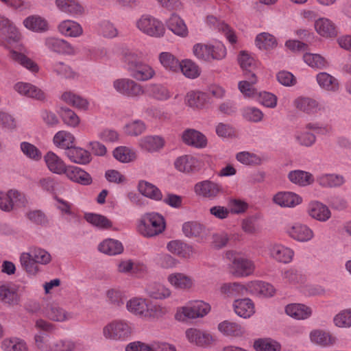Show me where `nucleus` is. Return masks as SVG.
Returning a JSON list of instances; mask_svg holds the SVG:
<instances>
[{"instance_id": "nucleus-1", "label": "nucleus", "mask_w": 351, "mask_h": 351, "mask_svg": "<svg viewBox=\"0 0 351 351\" xmlns=\"http://www.w3.org/2000/svg\"><path fill=\"white\" fill-rule=\"evenodd\" d=\"M21 34L10 20L0 15V44L11 48L10 57L32 72L38 71V65L22 53L24 48L19 43Z\"/></svg>"}, {"instance_id": "nucleus-2", "label": "nucleus", "mask_w": 351, "mask_h": 351, "mask_svg": "<svg viewBox=\"0 0 351 351\" xmlns=\"http://www.w3.org/2000/svg\"><path fill=\"white\" fill-rule=\"evenodd\" d=\"M126 308L131 313L145 319L157 318L167 313L165 307L154 304L145 298L138 297L129 300Z\"/></svg>"}, {"instance_id": "nucleus-3", "label": "nucleus", "mask_w": 351, "mask_h": 351, "mask_svg": "<svg viewBox=\"0 0 351 351\" xmlns=\"http://www.w3.org/2000/svg\"><path fill=\"white\" fill-rule=\"evenodd\" d=\"M166 222L162 215L157 213L143 215L137 225V231L145 237H152L162 233Z\"/></svg>"}, {"instance_id": "nucleus-4", "label": "nucleus", "mask_w": 351, "mask_h": 351, "mask_svg": "<svg viewBox=\"0 0 351 351\" xmlns=\"http://www.w3.org/2000/svg\"><path fill=\"white\" fill-rule=\"evenodd\" d=\"M51 260L49 253L41 248H34L30 253H23L20 261L23 269L29 274H36L39 270L37 263L46 265Z\"/></svg>"}, {"instance_id": "nucleus-5", "label": "nucleus", "mask_w": 351, "mask_h": 351, "mask_svg": "<svg viewBox=\"0 0 351 351\" xmlns=\"http://www.w3.org/2000/svg\"><path fill=\"white\" fill-rule=\"evenodd\" d=\"M128 63V70L132 77L139 81H145L152 78L155 74L154 69L148 64L137 61L136 56L130 54L125 57Z\"/></svg>"}, {"instance_id": "nucleus-6", "label": "nucleus", "mask_w": 351, "mask_h": 351, "mask_svg": "<svg viewBox=\"0 0 351 351\" xmlns=\"http://www.w3.org/2000/svg\"><path fill=\"white\" fill-rule=\"evenodd\" d=\"M132 332L130 325L121 320L112 321L103 328V335L108 339L123 340L129 337Z\"/></svg>"}, {"instance_id": "nucleus-7", "label": "nucleus", "mask_w": 351, "mask_h": 351, "mask_svg": "<svg viewBox=\"0 0 351 351\" xmlns=\"http://www.w3.org/2000/svg\"><path fill=\"white\" fill-rule=\"evenodd\" d=\"M226 257L229 259L232 258L230 272L234 276L237 277H246L254 273L255 266L252 261L240 256L232 252H227Z\"/></svg>"}, {"instance_id": "nucleus-8", "label": "nucleus", "mask_w": 351, "mask_h": 351, "mask_svg": "<svg viewBox=\"0 0 351 351\" xmlns=\"http://www.w3.org/2000/svg\"><path fill=\"white\" fill-rule=\"evenodd\" d=\"M27 203L25 196L16 190H10L7 193L0 191V209L10 211L14 208L25 206Z\"/></svg>"}, {"instance_id": "nucleus-9", "label": "nucleus", "mask_w": 351, "mask_h": 351, "mask_svg": "<svg viewBox=\"0 0 351 351\" xmlns=\"http://www.w3.org/2000/svg\"><path fill=\"white\" fill-rule=\"evenodd\" d=\"M136 27L140 31L151 36L160 37L165 33L162 23L149 15L142 16L136 21Z\"/></svg>"}, {"instance_id": "nucleus-10", "label": "nucleus", "mask_w": 351, "mask_h": 351, "mask_svg": "<svg viewBox=\"0 0 351 351\" xmlns=\"http://www.w3.org/2000/svg\"><path fill=\"white\" fill-rule=\"evenodd\" d=\"M113 86L117 92L128 97H138L145 93L142 86L129 79L117 80Z\"/></svg>"}, {"instance_id": "nucleus-11", "label": "nucleus", "mask_w": 351, "mask_h": 351, "mask_svg": "<svg viewBox=\"0 0 351 351\" xmlns=\"http://www.w3.org/2000/svg\"><path fill=\"white\" fill-rule=\"evenodd\" d=\"M211 102V99L209 95L199 90H189L184 97V103L186 105L195 109L204 108Z\"/></svg>"}, {"instance_id": "nucleus-12", "label": "nucleus", "mask_w": 351, "mask_h": 351, "mask_svg": "<svg viewBox=\"0 0 351 351\" xmlns=\"http://www.w3.org/2000/svg\"><path fill=\"white\" fill-rule=\"evenodd\" d=\"M273 201L281 207L293 208L302 204V197L291 191H282L276 193Z\"/></svg>"}, {"instance_id": "nucleus-13", "label": "nucleus", "mask_w": 351, "mask_h": 351, "mask_svg": "<svg viewBox=\"0 0 351 351\" xmlns=\"http://www.w3.org/2000/svg\"><path fill=\"white\" fill-rule=\"evenodd\" d=\"M267 253L271 258L284 263L291 262L294 256V252L291 249L280 244H274L269 246Z\"/></svg>"}, {"instance_id": "nucleus-14", "label": "nucleus", "mask_w": 351, "mask_h": 351, "mask_svg": "<svg viewBox=\"0 0 351 351\" xmlns=\"http://www.w3.org/2000/svg\"><path fill=\"white\" fill-rule=\"evenodd\" d=\"M286 232L293 239L302 242L308 241L313 237L312 230L301 223L288 226Z\"/></svg>"}, {"instance_id": "nucleus-15", "label": "nucleus", "mask_w": 351, "mask_h": 351, "mask_svg": "<svg viewBox=\"0 0 351 351\" xmlns=\"http://www.w3.org/2000/svg\"><path fill=\"white\" fill-rule=\"evenodd\" d=\"M44 160L48 169L56 174H65L69 165L57 154L48 152L44 156Z\"/></svg>"}, {"instance_id": "nucleus-16", "label": "nucleus", "mask_w": 351, "mask_h": 351, "mask_svg": "<svg viewBox=\"0 0 351 351\" xmlns=\"http://www.w3.org/2000/svg\"><path fill=\"white\" fill-rule=\"evenodd\" d=\"M314 27L316 32L324 38H333L337 35V29L334 23L327 18H319L315 21Z\"/></svg>"}, {"instance_id": "nucleus-17", "label": "nucleus", "mask_w": 351, "mask_h": 351, "mask_svg": "<svg viewBox=\"0 0 351 351\" xmlns=\"http://www.w3.org/2000/svg\"><path fill=\"white\" fill-rule=\"evenodd\" d=\"M194 191L199 196L214 197L221 192V188L216 183L205 180L197 183L194 186Z\"/></svg>"}, {"instance_id": "nucleus-18", "label": "nucleus", "mask_w": 351, "mask_h": 351, "mask_svg": "<svg viewBox=\"0 0 351 351\" xmlns=\"http://www.w3.org/2000/svg\"><path fill=\"white\" fill-rule=\"evenodd\" d=\"M233 309L238 316L244 319L250 318L255 313L254 304L249 298L234 300Z\"/></svg>"}, {"instance_id": "nucleus-19", "label": "nucleus", "mask_w": 351, "mask_h": 351, "mask_svg": "<svg viewBox=\"0 0 351 351\" xmlns=\"http://www.w3.org/2000/svg\"><path fill=\"white\" fill-rule=\"evenodd\" d=\"M167 281L175 289L181 290L189 289L193 285L191 277L183 273L170 274L167 276Z\"/></svg>"}, {"instance_id": "nucleus-20", "label": "nucleus", "mask_w": 351, "mask_h": 351, "mask_svg": "<svg viewBox=\"0 0 351 351\" xmlns=\"http://www.w3.org/2000/svg\"><path fill=\"white\" fill-rule=\"evenodd\" d=\"M65 175L70 180L83 185H88L92 182L90 174L78 167L69 165Z\"/></svg>"}, {"instance_id": "nucleus-21", "label": "nucleus", "mask_w": 351, "mask_h": 351, "mask_svg": "<svg viewBox=\"0 0 351 351\" xmlns=\"http://www.w3.org/2000/svg\"><path fill=\"white\" fill-rule=\"evenodd\" d=\"M60 99L63 102L80 110L85 111L88 110L89 102L87 99L71 91L64 92L62 94Z\"/></svg>"}, {"instance_id": "nucleus-22", "label": "nucleus", "mask_w": 351, "mask_h": 351, "mask_svg": "<svg viewBox=\"0 0 351 351\" xmlns=\"http://www.w3.org/2000/svg\"><path fill=\"white\" fill-rule=\"evenodd\" d=\"M14 89L19 94L28 97L38 100L45 98V93L42 90L29 83L18 82L15 84Z\"/></svg>"}, {"instance_id": "nucleus-23", "label": "nucleus", "mask_w": 351, "mask_h": 351, "mask_svg": "<svg viewBox=\"0 0 351 351\" xmlns=\"http://www.w3.org/2000/svg\"><path fill=\"white\" fill-rule=\"evenodd\" d=\"M182 140L186 144L199 148L204 147L207 144L206 136L201 132L192 129L184 132Z\"/></svg>"}, {"instance_id": "nucleus-24", "label": "nucleus", "mask_w": 351, "mask_h": 351, "mask_svg": "<svg viewBox=\"0 0 351 351\" xmlns=\"http://www.w3.org/2000/svg\"><path fill=\"white\" fill-rule=\"evenodd\" d=\"M174 165L178 171L189 173L196 170L199 166V161L192 156L185 155L177 158Z\"/></svg>"}, {"instance_id": "nucleus-25", "label": "nucleus", "mask_w": 351, "mask_h": 351, "mask_svg": "<svg viewBox=\"0 0 351 351\" xmlns=\"http://www.w3.org/2000/svg\"><path fill=\"white\" fill-rule=\"evenodd\" d=\"M286 313L296 319H305L308 318L312 311L310 307L302 304H291L285 308Z\"/></svg>"}, {"instance_id": "nucleus-26", "label": "nucleus", "mask_w": 351, "mask_h": 351, "mask_svg": "<svg viewBox=\"0 0 351 351\" xmlns=\"http://www.w3.org/2000/svg\"><path fill=\"white\" fill-rule=\"evenodd\" d=\"M238 62L243 71L245 75L252 74L251 73L258 66V62L250 53L246 51H241L238 56Z\"/></svg>"}, {"instance_id": "nucleus-27", "label": "nucleus", "mask_w": 351, "mask_h": 351, "mask_svg": "<svg viewBox=\"0 0 351 351\" xmlns=\"http://www.w3.org/2000/svg\"><path fill=\"white\" fill-rule=\"evenodd\" d=\"M218 330L225 336L241 337L244 334L243 328L239 324L225 320L218 324Z\"/></svg>"}, {"instance_id": "nucleus-28", "label": "nucleus", "mask_w": 351, "mask_h": 351, "mask_svg": "<svg viewBox=\"0 0 351 351\" xmlns=\"http://www.w3.org/2000/svg\"><path fill=\"white\" fill-rule=\"evenodd\" d=\"M206 21L208 24L213 26L219 32H221L230 43L233 44L237 42V36L234 31L228 25L223 22L219 21L217 18L212 16H208Z\"/></svg>"}, {"instance_id": "nucleus-29", "label": "nucleus", "mask_w": 351, "mask_h": 351, "mask_svg": "<svg viewBox=\"0 0 351 351\" xmlns=\"http://www.w3.org/2000/svg\"><path fill=\"white\" fill-rule=\"evenodd\" d=\"M84 217L89 224L99 229L108 230L112 227V222L102 215L86 213Z\"/></svg>"}, {"instance_id": "nucleus-30", "label": "nucleus", "mask_w": 351, "mask_h": 351, "mask_svg": "<svg viewBox=\"0 0 351 351\" xmlns=\"http://www.w3.org/2000/svg\"><path fill=\"white\" fill-rule=\"evenodd\" d=\"M220 292L227 296L232 295H243L250 294V282L246 285H243L238 282L225 283L221 285Z\"/></svg>"}, {"instance_id": "nucleus-31", "label": "nucleus", "mask_w": 351, "mask_h": 351, "mask_svg": "<svg viewBox=\"0 0 351 351\" xmlns=\"http://www.w3.org/2000/svg\"><path fill=\"white\" fill-rule=\"evenodd\" d=\"M53 141L56 147L70 150L74 147L75 138L71 133L62 130L55 134Z\"/></svg>"}, {"instance_id": "nucleus-32", "label": "nucleus", "mask_w": 351, "mask_h": 351, "mask_svg": "<svg viewBox=\"0 0 351 351\" xmlns=\"http://www.w3.org/2000/svg\"><path fill=\"white\" fill-rule=\"evenodd\" d=\"M98 250L104 254L113 256L122 253L123 246L118 240L106 239L99 243Z\"/></svg>"}, {"instance_id": "nucleus-33", "label": "nucleus", "mask_w": 351, "mask_h": 351, "mask_svg": "<svg viewBox=\"0 0 351 351\" xmlns=\"http://www.w3.org/2000/svg\"><path fill=\"white\" fill-rule=\"evenodd\" d=\"M250 288L252 295L271 297L275 293V289L271 285L262 281L250 282Z\"/></svg>"}, {"instance_id": "nucleus-34", "label": "nucleus", "mask_w": 351, "mask_h": 351, "mask_svg": "<svg viewBox=\"0 0 351 351\" xmlns=\"http://www.w3.org/2000/svg\"><path fill=\"white\" fill-rule=\"evenodd\" d=\"M308 213L313 218L319 221H326L330 217V211L322 203L311 202L308 208Z\"/></svg>"}, {"instance_id": "nucleus-35", "label": "nucleus", "mask_w": 351, "mask_h": 351, "mask_svg": "<svg viewBox=\"0 0 351 351\" xmlns=\"http://www.w3.org/2000/svg\"><path fill=\"white\" fill-rule=\"evenodd\" d=\"M169 29L175 34L186 37L188 34V28L184 21L178 15L173 14L167 21Z\"/></svg>"}, {"instance_id": "nucleus-36", "label": "nucleus", "mask_w": 351, "mask_h": 351, "mask_svg": "<svg viewBox=\"0 0 351 351\" xmlns=\"http://www.w3.org/2000/svg\"><path fill=\"white\" fill-rule=\"evenodd\" d=\"M58 29L62 35L71 37L80 36L83 32L81 25L71 20L62 21L59 25Z\"/></svg>"}, {"instance_id": "nucleus-37", "label": "nucleus", "mask_w": 351, "mask_h": 351, "mask_svg": "<svg viewBox=\"0 0 351 351\" xmlns=\"http://www.w3.org/2000/svg\"><path fill=\"white\" fill-rule=\"evenodd\" d=\"M46 46L51 51L59 53H73V47L66 41L55 38H49L45 41Z\"/></svg>"}, {"instance_id": "nucleus-38", "label": "nucleus", "mask_w": 351, "mask_h": 351, "mask_svg": "<svg viewBox=\"0 0 351 351\" xmlns=\"http://www.w3.org/2000/svg\"><path fill=\"white\" fill-rule=\"evenodd\" d=\"M23 25L27 29L34 32H45L48 29L47 21L37 15L26 18L23 21Z\"/></svg>"}, {"instance_id": "nucleus-39", "label": "nucleus", "mask_w": 351, "mask_h": 351, "mask_svg": "<svg viewBox=\"0 0 351 351\" xmlns=\"http://www.w3.org/2000/svg\"><path fill=\"white\" fill-rule=\"evenodd\" d=\"M310 339L313 343L324 346H331L336 342V338L331 334L320 330H313Z\"/></svg>"}, {"instance_id": "nucleus-40", "label": "nucleus", "mask_w": 351, "mask_h": 351, "mask_svg": "<svg viewBox=\"0 0 351 351\" xmlns=\"http://www.w3.org/2000/svg\"><path fill=\"white\" fill-rule=\"evenodd\" d=\"M56 5L60 10L71 14H80L84 11L76 0H56Z\"/></svg>"}, {"instance_id": "nucleus-41", "label": "nucleus", "mask_w": 351, "mask_h": 351, "mask_svg": "<svg viewBox=\"0 0 351 351\" xmlns=\"http://www.w3.org/2000/svg\"><path fill=\"white\" fill-rule=\"evenodd\" d=\"M179 69L188 78L195 79L200 75L199 66L191 60L186 59L179 63Z\"/></svg>"}, {"instance_id": "nucleus-42", "label": "nucleus", "mask_w": 351, "mask_h": 351, "mask_svg": "<svg viewBox=\"0 0 351 351\" xmlns=\"http://www.w3.org/2000/svg\"><path fill=\"white\" fill-rule=\"evenodd\" d=\"M67 157L75 163L85 165L90 161V154L85 149L73 147L67 152Z\"/></svg>"}, {"instance_id": "nucleus-43", "label": "nucleus", "mask_w": 351, "mask_h": 351, "mask_svg": "<svg viewBox=\"0 0 351 351\" xmlns=\"http://www.w3.org/2000/svg\"><path fill=\"white\" fill-rule=\"evenodd\" d=\"M255 45L261 50H270L277 46V41L273 35L263 32L256 36Z\"/></svg>"}, {"instance_id": "nucleus-44", "label": "nucleus", "mask_w": 351, "mask_h": 351, "mask_svg": "<svg viewBox=\"0 0 351 351\" xmlns=\"http://www.w3.org/2000/svg\"><path fill=\"white\" fill-rule=\"evenodd\" d=\"M317 82L322 88L329 91H336L339 84L337 79L327 73H319L317 75Z\"/></svg>"}, {"instance_id": "nucleus-45", "label": "nucleus", "mask_w": 351, "mask_h": 351, "mask_svg": "<svg viewBox=\"0 0 351 351\" xmlns=\"http://www.w3.org/2000/svg\"><path fill=\"white\" fill-rule=\"evenodd\" d=\"M138 191L144 196L155 200H160L162 197L160 191L156 186L146 181L139 182Z\"/></svg>"}, {"instance_id": "nucleus-46", "label": "nucleus", "mask_w": 351, "mask_h": 351, "mask_svg": "<svg viewBox=\"0 0 351 351\" xmlns=\"http://www.w3.org/2000/svg\"><path fill=\"white\" fill-rule=\"evenodd\" d=\"M253 347L256 351H280L281 349L278 342L269 338L256 339Z\"/></svg>"}, {"instance_id": "nucleus-47", "label": "nucleus", "mask_w": 351, "mask_h": 351, "mask_svg": "<svg viewBox=\"0 0 351 351\" xmlns=\"http://www.w3.org/2000/svg\"><path fill=\"white\" fill-rule=\"evenodd\" d=\"M249 77L250 82L243 80L239 83V89L245 97L256 98L258 93L253 85L257 82V78L254 73L249 75Z\"/></svg>"}, {"instance_id": "nucleus-48", "label": "nucleus", "mask_w": 351, "mask_h": 351, "mask_svg": "<svg viewBox=\"0 0 351 351\" xmlns=\"http://www.w3.org/2000/svg\"><path fill=\"white\" fill-rule=\"evenodd\" d=\"M294 105L298 110L308 114L316 112L319 109L318 103L309 98L299 97L295 100Z\"/></svg>"}, {"instance_id": "nucleus-49", "label": "nucleus", "mask_w": 351, "mask_h": 351, "mask_svg": "<svg viewBox=\"0 0 351 351\" xmlns=\"http://www.w3.org/2000/svg\"><path fill=\"white\" fill-rule=\"evenodd\" d=\"M289 179L291 182L300 186L310 184L314 180L311 173L300 170L291 171L289 173Z\"/></svg>"}, {"instance_id": "nucleus-50", "label": "nucleus", "mask_w": 351, "mask_h": 351, "mask_svg": "<svg viewBox=\"0 0 351 351\" xmlns=\"http://www.w3.org/2000/svg\"><path fill=\"white\" fill-rule=\"evenodd\" d=\"M1 348L3 351H27V346L19 338H7L2 341Z\"/></svg>"}, {"instance_id": "nucleus-51", "label": "nucleus", "mask_w": 351, "mask_h": 351, "mask_svg": "<svg viewBox=\"0 0 351 351\" xmlns=\"http://www.w3.org/2000/svg\"><path fill=\"white\" fill-rule=\"evenodd\" d=\"M140 147L148 152H154L164 146V140L159 136H147L141 140Z\"/></svg>"}, {"instance_id": "nucleus-52", "label": "nucleus", "mask_w": 351, "mask_h": 351, "mask_svg": "<svg viewBox=\"0 0 351 351\" xmlns=\"http://www.w3.org/2000/svg\"><path fill=\"white\" fill-rule=\"evenodd\" d=\"M0 300L8 304H16L19 298L15 289L9 285L0 286Z\"/></svg>"}, {"instance_id": "nucleus-53", "label": "nucleus", "mask_w": 351, "mask_h": 351, "mask_svg": "<svg viewBox=\"0 0 351 351\" xmlns=\"http://www.w3.org/2000/svg\"><path fill=\"white\" fill-rule=\"evenodd\" d=\"M160 64L167 70L176 72L179 70V60L171 53L162 52L159 55Z\"/></svg>"}, {"instance_id": "nucleus-54", "label": "nucleus", "mask_w": 351, "mask_h": 351, "mask_svg": "<svg viewBox=\"0 0 351 351\" xmlns=\"http://www.w3.org/2000/svg\"><path fill=\"white\" fill-rule=\"evenodd\" d=\"M147 294L154 299H165L171 295L169 288L159 284L149 285L146 289Z\"/></svg>"}, {"instance_id": "nucleus-55", "label": "nucleus", "mask_w": 351, "mask_h": 351, "mask_svg": "<svg viewBox=\"0 0 351 351\" xmlns=\"http://www.w3.org/2000/svg\"><path fill=\"white\" fill-rule=\"evenodd\" d=\"M167 249L173 254L184 258L189 257L192 254V248L180 241H171L167 245Z\"/></svg>"}, {"instance_id": "nucleus-56", "label": "nucleus", "mask_w": 351, "mask_h": 351, "mask_svg": "<svg viewBox=\"0 0 351 351\" xmlns=\"http://www.w3.org/2000/svg\"><path fill=\"white\" fill-rule=\"evenodd\" d=\"M195 319L203 317L210 311V306L202 300H194L189 302Z\"/></svg>"}, {"instance_id": "nucleus-57", "label": "nucleus", "mask_w": 351, "mask_h": 351, "mask_svg": "<svg viewBox=\"0 0 351 351\" xmlns=\"http://www.w3.org/2000/svg\"><path fill=\"white\" fill-rule=\"evenodd\" d=\"M114 158L122 162H130L136 158V152L125 146L117 147L114 152Z\"/></svg>"}, {"instance_id": "nucleus-58", "label": "nucleus", "mask_w": 351, "mask_h": 351, "mask_svg": "<svg viewBox=\"0 0 351 351\" xmlns=\"http://www.w3.org/2000/svg\"><path fill=\"white\" fill-rule=\"evenodd\" d=\"M148 95L158 100H167L171 97L169 90L160 85H150L147 87Z\"/></svg>"}, {"instance_id": "nucleus-59", "label": "nucleus", "mask_w": 351, "mask_h": 351, "mask_svg": "<svg viewBox=\"0 0 351 351\" xmlns=\"http://www.w3.org/2000/svg\"><path fill=\"white\" fill-rule=\"evenodd\" d=\"M210 62L213 60L223 59L227 54V49L221 42H215L209 46Z\"/></svg>"}, {"instance_id": "nucleus-60", "label": "nucleus", "mask_w": 351, "mask_h": 351, "mask_svg": "<svg viewBox=\"0 0 351 351\" xmlns=\"http://www.w3.org/2000/svg\"><path fill=\"white\" fill-rule=\"evenodd\" d=\"M303 60L309 66L315 69H323L327 64L326 60L317 53H306L304 55Z\"/></svg>"}, {"instance_id": "nucleus-61", "label": "nucleus", "mask_w": 351, "mask_h": 351, "mask_svg": "<svg viewBox=\"0 0 351 351\" xmlns=\"http://www.w3.org/2000/svg\"><path fill=\"white\" fill-rule=\"evenodd\" d=\"M334 324L339 328L351 326V308L345 309L337 313L333 319Z\"/></svg>"}, {"instance_id": "nucleus-62", "label": "nucleus", "mask_w": 351, "mask_h": 351, "mask_svg": "<svg viewBox=\"0 0 351 351\" xmlns=\"http://www.w3.org/2000/svg\"><path fill=\"white\" fill-rule=\"evenodd\" d=\"M62 121L70 127L75 128L80 123V117L72 110L69 108L62 109L59 112Z\"/></svg>"}, {"instance_id": "nucleus-63", "label": "nucleus", "mask_w": 351, "mask_h": 351, "mask_svg": "<svg viewBox=\"0 0 351 351\" xmlns=\"http://www.w3.org/2000/svg\"><path fill=\"white\" fill-rule=\"evenodd\" d=\"M210 44L197 43L193 47V53L199 60L210 62Z\"/></svg>"}, {"instance_id": "nucleus-64", "label": "nucleus", "mask_w": 351, "mask_h": 351, "mask_svg": "<svg viewBox=\"0 0 351 351\" xmlns=\"http://www.w3.org/2000/svg\"><path fill=\"white\" fill-rule=\"evenodd\" d=\"M118 271L122 273H127L132 271L133 274L136 275L138 274V271H144L145 267L143 265H134L130 261L125 260L121 261L118 264Z\"/></svg>"}]
</instances>
